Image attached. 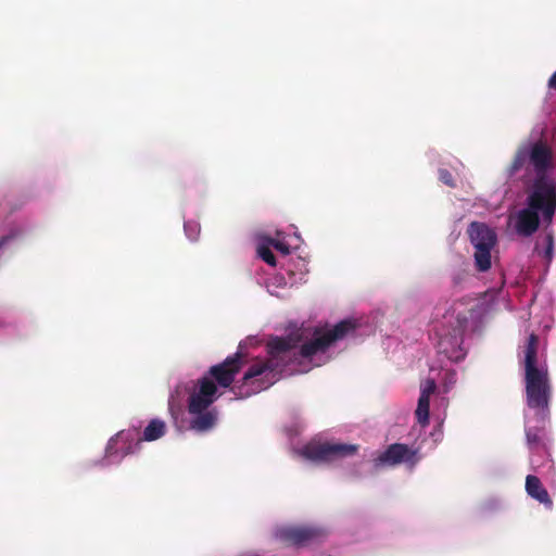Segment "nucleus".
Returning a JSON list of instances; mask_svg holds the SVG:
<instances>
[{
    "label": "nucleus",
    "mask_w": 556,
    "mask_h": 556,
    "mask_svg": "<svg viewBox=\"0 0 556 556\" xmlns=\"http://www.w3.org/2000/svg\"><path fill=\"white\" fill-rule=\"evenodd\" d=\"M281 265L285 267L288 276L290 277V286L301 283L305 280L308 268L307 261L304 257L291 256Z\"/></svg>",
    "instance_id": "13"
},
{
    "label": "nucleus",
    "mask_w": 556,
    "mask_h": 556,
    "mask_svg": "<svg viewBox=\"0 0 556 556\" xmlns=\"http://www.w3.org/2000/svg\"><path fill=\"white\" fill-rule=\"evenodd\" d=\"M372 331L374 328L363 318H346L333 326L302 325L287 338L270 339L267 343V357H254L250 362L248 346L254 345L257 340L248 338L240 342L232 356L212 366L208 375L198 381L178 380L169 392L168 410L176 420L187 396L190 429L197 432L210 431L218 419V413L212 405L220 395L214 380L218 387L228 388L239 369L247 366L243 377L231 387L236 399H247L267 390L282 374L305 372L314 366L326 364L333 356L340 341L356 339Z\"/></svg>",
    "instance_id": "1"
},
{
    "label": "nucleus",
    "mask_w": 556,
    "mask_h": 556,
    "mask_svg": "<svg viewBox=\"0 0 556 556\" xmlns=\"http://www.w3.org/2000/svg\"><path fill=\"white\" fill-rule=\"evenodd\" d=\"M526 492L531 498L543 504L547 509H552L553 501L538 477L533 475L527 476Z\"/></svg>",
    "instance_id": "14"
},
{
    "label": "nucleus",
    "mask_w": 556,
    "mask_h": 556,
    "mask_svg": "<svg viewBox=\"0 0 556 556\" xmlns=\"http://www.w3.org/2000/svg\"><path fill=\"white\" fill-rule=\"evenodd\" d=\"M26 227L22 222L10 220L0 227V254L11 248L25 233Z\"/></svg>",
    "instance_id": "12"
},
{
    "label": "nucleus",
    "mask_w": 556,
    "mask_h": 556,
    "mask_svg": "<svg viewBox=\"0 0 556 556\" xmlns=\"http://www.w3.org/2000/svg\"><path fill=\"white\" fill-rule=\"evenodd\" d=\"M439 178H440V180H441L444 185L450 186V187H453V186H454L452 175L448 173V170H446V169H440V170H439Z\"/></svg>",
    "instance_id": "20"
},
{
    "label": "nucleus",
    "mask_w": 556,
    "mask_h": 556,
    "mask_svg": "<svg viewBox=\"0 0 556 556\" xmlns=\"http://www.w3.org/2000/svg\"><path fill=\"white\" fill-rule=\"evenodd\" d=\"M481 312L480 302L476 300L455 301L448 305L435 307L429 331L438 354L451 363L464 361L468 353L464 343L468 319L478 317Z\"/></svg>",
    "instance_id": "4"
},
{
    "label": "nucleus",
    "mask_w": 556,
    "mask_h": 556,
    "mask_svg": "<svg viewBox=\"0 0 556 556\" xmlns=\"http://www.w3.org/2000/svg\"><path fill=\"white\" fill-rule=\"evenodd\" d=\"M468 235L475 250L494 248L496 243L495 232L482 223H471Z\"/></svg>",
    "instance_id": "11"
},
{
    "label": "nucleus",
    "mask_w": 556,
    "mask_h": 556,
    "mask_svg": "<svg viewBox=\"0 0 556 556\" xmlns=\"http://www.w3.org/2000/svg\"><path fill=\"white\" fill-rule=\"evenodd\" d=\"M321 535L318 528L311 526H283L275 530V536L292 545H304Z\"/></svg>",
    "instance_id": "10"
},
{
    "label": "nucleus",
    "mask_w": 556,
    "mask_h": 556,
    "mask_svg": "<svg viewBox=\"0 0 556 556\" xmlns=\"http://www.w3.org/2000/svg\"><path fill=\"white\" fill-rule=\"evenodd\" d=\"M457 372L450 366L437 368L432 366L429 376L420 384V394L415 410L417 422L420 427L429 424L430 404L443 409L447 406V399L444 396L456 384Z\"/></svg>",
    "instance_id": "5"
},
{
    "label": "nucleus",
    "mask_w": 556,
    "mask_h": 556,
    "mask_svg": "<svg viewBox=\"0 0 556 556\" xmlns=\"http://www.w3.org/2000/svg\"><path fill=\"white\" fill-rule=\"evenodd\" d=\"M140 445L141 437L137 429L122 430L109 440L99 465L103 467L118 465L126 456L137 453Z\"/></svg>",
    "instance_id": "7"
},
{
    "label": "nucleus",
    "mask_w": 556,
    "mask_h": 556,
    "mask_svg": "<svg viewBox=\"0 0 556 556\" xmlns=\"http://www.w3.org/2000/svg\"><path fill=\"white\" fill-rule=\"evenodd\" d=\"M301 237L294 231L292 235H287L285 231H277L275 238L260 237L257 240L256 252L257 255L268 265L275 266L276 261L271 249L278 251L282 258H286L292 250L300 247Z\"/></svg>",
    "instance_id": "8"
},
{
    "label": "nucleus",
    "mask_w": 556,
    "mask_h": 556,
    "mask_svg": "<svg viewBox=\"0 0 556 556\" xmlns=\"http://www.w3.org/2000/svg\"><path fill=\"white\" fill-rule=\"evenodd\" d=\"M554 155L542 140L527 141L517 149L506 170L508 179L521 180L529 187L526 206L508 216V226L521 237L532 236L540 219L552 223L556 212V179L552 176Z\"/></svg>",
    "instance_id": "2"
},
{
    "label": "nucleus",
    "mask_w": 556,
    "mask_h": 556,
    "mask_svg": "<svg viewBox=\"0 0 556 556\" xmlns=\"http://www.w3.org/2000/svg\"><path fill=\"white\" fill-rule=\"evenodd\" d=\"M534 253L544 260L545 270L547 271L554 260V238L551 233H545L539 238L534 245Z\"/></svg>",
    "instance_id": "15"
},
{
    "label": "nucleus",
    "mask_w": 556,
    "mask_h": 556,
    "mask_svg": "<svg viewBox=\"0 0 556 556\" xmlns=\"http://www.w3.org/2000/svg\"><path fill=\"white\" fill-rule=\"evenodd\" d=\"M493 248L477 249L473 253L475 265L479 271H486L491 268V251Z\"/></svg>",
    "instance_id": "18"
},
{
    "label": "nucleus",
    "mask_w": 556,
    "mask_h": 556,
    "mask_svg": "<svg viewBox=\"0 0 556 556\" xmlns=\"http://www.w3.org/2000/svg\"><path fill=\"white\" fill-rule=\"evenodd\" d=\"M265 287L269 294L275 295L277 298H283L287 295V289L290 286V277L286 279L282 275H277L266 281Z\"/></svg>",
    "instance_id": "16"
},
{
    "label": "nucleus",
    "mask_w": 556,
    "mask_h": 556,
    "mask_svg": "<svg viewBox=\"0 0 556 556\" xmlns=\"http://www.w3.org/2000/svg\"><path fill=\"white\" fill-rule=\"evenodd\" d=\"M523 366L528 406L525 412V432L527 445L533 453L549 417L551 397L547 365L538 358V337L534 333L529 336L523 348Z\"/></svg>",
    "instance_id": "3"
},
{
    "label": "nucleus",
    "mask_w": 556,
    "mask_h": 556,
    "mask_svg": "<svg viewBox=\"0 0 556 556\" xmlns=\"http://www.w3.org/2000/svg\"><path fill=\"white\" fill-rule=\"evenodd\" d=\"M356 444L341 442H321L313 439L308 443L294 450L303 459L312 463H340L357 453Z\"/></svg>",
    "instance_id": "6"
},
{
    "label": "nucleus",
    "mask_w": 556,
    "mask_h": 556,
    "mask_svg": "<svg viewBox=\"0 0 556 556\" xmlns=\"http://www.w3.org/2000/svg\"><path fill=\"white\" fill-rule=\"evenodd\" d=\"M166 425L163 420L155 418L152 419L143 430L141 438L142 441H155L165 434Z\"/></svg>",
    "instance_id": "17"
},
{
    "label": "nucleus",
    "mask_w": 556,
    "mask_h": 556,
    "mask_svg": "<svg viewBox=\"0 0 556 556\" xmlns=\"http://www.w3.org/2000/svg\"><path fill=\"white\" fill-rule=\"evenodd\" d=\"M530 464H531L532 468H536V462H535L533 455L530 457Z\"/></svg>",
    "instance_id": "22"
},
{
    "label": "nucleus",
    "mask_w": 556,
    "mask_h": 556,
    "mask_svg": "<svg viewBox=\"0 0 556 556\" xmlns=\"http://www.w3.org/2000/svg\"><path fill=\"white\" fill-rule=\"evenodd\" d=\"M418 460L417 450H412L405 444L394 443L375 459V467H392L400 464L413 467Z\"/></svg>",
    "instance_id": "9"
},
{
    "label": "nucleus",
    "mask_w": 556,
    "mask_h": 556,
    "mask_svg": "<svg viewBox=\"0 0 556 556\" xmlns=\"http://www.w3.org/2000/svg\"><path fill=\"white\" fill-rule=\"evenodd\" d=\"M547 86L549 89L556 90V72L549 77Z\"/></svg>",
    "instance_id": "21"
},
{
    "label": "nucleus",
    "mask_w": 556,
    "mask_h": 556,
    "mask_svg": "<svg viewBox=\"0 0 556 556\" xmlns=\"http://www.w3.org/2000/svg\"><path fill=\"white\" fill-rule=\"evenodd\" d=\"M184 229L187 238L190 241L198 240L201 231V226L197 220H186L184 224Z\"/></svg>",
    "instance_id": "19"
}]
</instances>
